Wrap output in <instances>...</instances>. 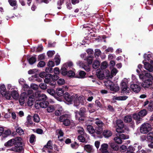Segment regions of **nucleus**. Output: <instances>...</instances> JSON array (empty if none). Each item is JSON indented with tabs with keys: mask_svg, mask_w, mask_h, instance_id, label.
<instances>
[{
	"mask_svg": "<svg viewBox=\"0 0 153 153\" xmlns=\"http://www.w3.org/2000/svg\"><path fill=\"white\" fill-rule=\"evenodd\" d=\"M140 78L143 80L146 79L142 83V86L144 88H148L151 87L152 84V80L153 79L152 76L149 73H145V75L143 74H139Z\"/></svg>",
	"mask_w": 153,
	"mask_h": 153,
	"instance_id": "f257e3e1",
	"label": "nucleus"
},
{
	"mask_svg": "<svg viewBox=\"0 0 153 153\" xmlns=\"http://www.w3.org/2000/svg\"><path fill=\"white\" fill-rule=\"evenodd\" d=\"M64 99L66 103L68 104L72 103L75 99L78 97V95L76 94H69L68 92L65 93L64 95Z\"/></svg>",
	"mask_w": 153,
	"mask_h": 153,
	"instance_id": "f03ea898",
	"label": "nucleus"
},
{
	"mask_svg": "<svg viewBox=\"0 0 153 153\" xmlns=\"http://www.w3.org/2000/svg\"><path fill=\"white\" fill-rule=\"evenodd\" d=\"M146 114V110L143 109L140 111L138 114H133V118L136 120L137 124L141 123L142 120V117L145 116Z\"/></svg>",
	"mask_w": 153,
	"mask_h": 153,
	"instance_id": "7ed1b4c3",
	"label": "nucleus"
},
{
	"mask_svg": "<svg viewBox=\"0 0 153 153\" xmlns=\"http://www.w3.org/2000/svg\"><path fill=\"white\" fill-rule=\"evenodd\" d=\"M152 129V126L147 122L143 123L141 126L140 132L143 134H147Z\"/></svg>",
	"mask_w": 153,
	"mask_h": 153,
	"instance_id": "20e7f679",
	"label": "nucleus"
},
{
	"mask_svg": "<svg viewBox=\"0 0 153 153\" xmlns=\"http://www.w3.org/2000/svg\"><path fill=\"white\" fill-rule=\"evenodd\" d=\"M129 81V79H124L122 81L121 83V88L122 92L129 93L130 90L129 88H128L127 84Z\"/></svg>",
	"mask_w": 153,
	"mask_h": 153,
	"instance_id": "39448f33",
	"label": "nucleus"
},
{
	"mask_svg": "<svg viewBox=\"0 0 153 153\" xmlns=\"http://www.w3.org/2000/svg\"><path fill=\"white\" fill-rule=\"evenodd\" d=\"M86 112V109L84 108H80V111L78 113V111L75 112V117L76 119L79 121H82L84 120L83 116Z\"/></svg>",
	"mask_w": 153,
	"mask_h": 153,
	"instance_id": "423d86ee",
	"label": "nucleus"
},
{
	"mask_svg": "<svg viewBox=\"0 0 153 153\" xmlns=\"http://www.w3.org/2000/svg\"><path fill=\"white\" fill-rule=\"evenodd\" d=\"M48 102L46 101H36L35 102V106L36 109H39L40 108H46L48 106Z\"/></svg>",
	"mask_w": 153,
	"mask_h": 153,
	"instance_id": "0eeeda50",
	"label": "nucleus"
},
{
	"mask_svg": "<svg viewBox=\"0 0 153 153\" xmlns=\"http://www.w3.org/2000/svg\"><path fill=\"white\" fill-rule=\"evenodd\" d=\"M116 124L117 127L116 131L120 133L124 132V126L123 121L121 120H117Z\"/></svg>",
	"mask_w": 153,
	"mask_h": 153,
	"instance_id": "6e6552de",
	"label": "nucleus"
},
{
	"mask_svg": "<svg viewBox=\"0 0 153 153\" xmlns=\"http://www.w3.org/2000/svg\"><path fill=\"white\" fill-rule=\"evenodd\" d=\"M0 91L1 94L3 96H5L7 100H10L11 98L10 94H8L6 91L5 86L4 84H1L0 86Z\"/></svg>",
	"mask_w": 153,
	"mask_h": 153,
	"instance_id": "1a4fd4ad",
	"label": "nucleus"
},
{
	"mask_svg": "<svg viewBox=\"0 0 153 153\" xmlns=\"http://www.w3.org/2000/svg\"><path fill=\"white\" fill-rule=\"evenodd\" d=\"M80 103H81L82 105H84L86 103L85 100L83 96L79 97L78 95V97L74 100V105L75 106H77Z\"/></svg>",
	"mask_w": 153,
	"mask_h": 153,
	"instance_id": "9d476101",
	"label": "nucleus"
},
{
	"mask_svg": "<svg viewBox=\"0 0 153 153\" xmlns=\"http://www.w3.org/2000/svg\"><path fill=\"white\" fill-rule=\"evenodd\" d=\"M21 138L19 137H17L14 139H11L4 144V146H12L13 144H16V142H20Z\"/></svg>",
	"mask_w": 153,
	"mask_h": 153,
	"instance_id": "9b49d317",
	"label": "nucleus"
},
{
	"mask_svg": "<svg viewBox=\"0 0 153 153\" xmlns=\"http://www.w3.org/2000/svg\"><path fill=\"white\" fill-rule=\"evenodd\" d=\"M22 143L19 141L16 142V144H15V147L12 148L10 149V150L15 152H22L24 151V149L22 146Z\"/></svg>",
	"mask_w": 153,
	"mask_h": 153,
	"instance_id": "f8f14e48",
	"label": "nucleus"
},
{
	"mask_svg": "<svg viewBox=\"0 0 153 153\" xmlns=\"http://www.w3.org/2000/svg\"><path fill=\"white\" fill-rule=\"evenodd\" d=\"M118 72V70L116 68H114L111 70V73L108 70H106L105 74H106L107 77L109 78H111L116 75Z\"/></svg>",
	"mask_w": 153,
	"mask_h": 153,
	"instance_id": "ddd939ff",
	"label": "nucleus"
},
{
	"mask_svg": "<svg viewBox=\"0 0 153 153\" xmlns=\"http://www.w3.org/2000/svg\"><path fill=\"white\" fill-rule=\"evenodd\" d=\"M113 84L112 82L108 80H107L105 81V85L107 87H109L110 89L113 91H116L118 90L119 89V87L116 88V89L113 87Z\"/></svg>",
	"mask_w": 153,
	"mask_h": 153,
	"instance_id": "4468645a",
	"label": "nucleus"
},
{
	"mask_svg": "<svg viewBox=\"0 0 153 153\" xmlns=\"http://www.w3.org/2000/svg\"><path fill=\"white\" fill-rule=\"evenodd\" d=\"M36 94L38 95V98L36 101H45L47 100V97L44 94H39V92H36Z\"/></svg>",
	"mask_w": 153,
	"mask_h": 153,
	"instance_id": "2eb2a0df",
	"label": "nucleus"
},
{
	"mask_svg": "<svg viewBox=\"0 0 153 153\" xmlns=\"http://www.w3.org/2000/svg\"><path fill=\"white\" fill-rule=\"evenodd\" d=\"M108 146L107 144L105 143L101 145L100 149L102 153H109L107 150Z\"/></svg>",
	"mask_w": 153,
	"mask_h": 153,
	"instance_id": "dca6fc26",
	"label": "nucleus"
},
{
	"mask_svg": "<svg viewBox=\"0 0 153 153\" xmlns=\"http://www.w3.org/2000/svg\"><path fill=\"white\" fill-rule=\"evenodd\" d=\"M130 88L133 91L136 93L139 92L140 90V87L135 84H131L130 85Z\"/></svg>",
	"mask_w": 153,
	"mask_h": 153,
	"instance_id": "f3484780",
	"label": "nucleus"
},
{
	"mask_svg": "<svg viewBox=\"0 0 153 153\" xmlns=\"http://www.w3.org/2000/svg\"><path fill=\"white\" fill-rule=\"evenodd\" d=\"M11 95L12 97L14 99H17L19 97V94L17 91L14 90V89L12 88L11 89Z\"/></svg>",
	"mask_w": 153,
	"mask_h": 153,
	"instance_id": "a211bd4d",
	"label": "nucleus"
},
{
	"mask_svg": "<svg viewBox=\"0 0 153 153\" xmlns=\"http://www.w3.org/2000/svg\"><path fill=\"white\" fill-rule=\"evenodd\" d=\"M96 74L97 77L100 79H102L104 76L103 71L100 69L97 70Z\"/></svg>",
	"mask_w": 153,
	"mask_h": 153,
	"instance_id": "6ab92c4d",
	"label": "nucleus"
},
{
	"mask_svg": "<svg viewBox=\"0 0 153 153\" xmlns=\"http://www.w3.org/2000/svg\"><path fill=\"white\" fill-rule=\"evenodd\" d=\"M63 88H57L56 91V94L59 97H61L64 95V91L63 89Z\"/></svg>",
	"mask_w": 153,
	"mask_h": 153,
	"instance_id": "aec40b11",
	"label": "nucleus"
},
{
	"mask_svg": "<svg viewBox=\"0 0 153 153\" xmlns=\"http://www.w3.org/2000/svg\"><path fill=\"white\" fill-rule=\"evenodd\" d=\"M84 149L85 150L89 153L93 152L94 151L92 146L90 145H85L84 146Z\"/></svg>",
	"mask_w": 153,
	"mask_h": 153,
	"instance_id": "412c9836",
	"label": "nucleus"
},
{
	"mask_svg": "<svg viewBox=\"0 0 153 153\" xmlns=\"http://www.w3.org/2000/svg\"><path fill=\"white\" fill-rule=\"evenodd\" d=\"M151 66L149 65L148 62H145L144 63V66L145 69L149 72H152L153 70V67L151 65Z\"/></svg>",
	"mask_w": 153,
	"mask_h": 153,
	"instance_id": "4be33fe9",
	"label": "nucleus"
},
{
	"mask_svg": "<svg viewBox=\"0 0 153 153\" xmlns=\"http://www.w3.org/2000/svg\"><path fill=\"white\" fill-rule=\"evenodd\" d=\"M34 102V96L33 95L29 96L27 101V104L29 106H32Z\"/></svg>",
	"mask_w": 153,
	"mask_h": 153,
	"instance_id": "5701e85b",
	"label": "nucleus"
},
{
	"mask_svg": "<svg viewBox=\"0 0 153 153\" xmlns=\"http://www.w3.org/2000/svg\"><path fill=\"white\" fill-rule=\"evenodd\" d=\"M144 56L145 59V60H150V62L151 63V61H153L152 60V59H153V54L151 53L148 54H145Z\"/></svg>",
	"mask_w": 153,
	"mask_h": 153,
	"instance_id": "b1692460",
	"label": "nucleus"
},
{
	"mask_svg": "<svg viewBox=\"0 0 153 153\" xmlns=\"http://www.w3.org/2000/svg\"><path fill=\"white\" fill-rule=\"evenodd\" d=\"M103 135L105 137L108 138L112 135V133L111 131L106 130L103 132Z\"/></svg>",
	"mask_w": 153,
	"mask_h": 153,
	"instance_id": "393cba45",
	"label": "nucleus"
},
{
	"mask_svg": "<svg viewBox=\"0 0 153 153\" xmlns=\"http://www.w3.org/2000/svg\"><path fill=\"white\" fill-rule=\"evenodd\" d=\"M25 97V94L24 93H22L19 100V102L21 105H23L24 103Z\"/></svg>",
	"mask_w": 153,
	"mask_h": 153,
	"instance_id": "a878e982",
	"label": "nucleus"
},
{
	"mask_svg": "<svg viewBox=\"0 0 153 153\" xmlns=\"http://www.w3.org/2000/svg\"><path fill=\"white\" fill-rule=\"evenodd\" d=\"M56 133L58 135V137L59 140L60 141L62 140V139H60V138L62 137L63 135V133L61 130L60 129H58L56 130Z\"/></svg>",
	"mask_w": 153,
	"mask_h": 153,
	"instance_id": "bb28decb",
	"label": "nucleus"
},
{
	"mask_svg": "<svg viewBox=\"0 0 153 153\" xmlns=\"http://www.w3.org/2000/svg\"><path fill=\"white\" fill-rule=\"evenodd\" d=\"M51 76V74H46L45 79L44 80L45 83H49L51 81H52Z\"/></svg>",
	"mask_w": 153,
	"mask_h": 153,
	"instance_id": "cd10ccee",
	"label": "nucleus"
},
{
	"mask_svg": "<svg viewBox=\"0 0 153 153\" xmlns=\"http://www.w3.org/2000/svg\"><path fill=\"white\" fill-rule=\"evenodd\" d=\"M111 148L114 150L117 151L118 150L119 146L118 145L114 143H109Z\"/></svg>",
	"mask_w": 153,
	"mask_h": 153,
	"instance_id": "c85d7f7f",
	"label": "nucleus"
},
{
	"mask_svg": "<svg viewBox=\"0 0 153 153\" xmlns=\"http://www.w3.org/2000/svg\"><path fill=\"white\" fill-rule=\"evenodd\" d=\"M127 98V97L126 96L117 97L114 96L113 97V99L118 100H126Z\"/></svg>",
	"mask_w": 153,
	"mask_h": 153,
	"instance_id": "c756f323",
	"label": "nucleus"
},
{
	"mask_svg": "<svg viewBox=\"0 0 153 153\" xmlns=\"http://www.w3.org/2000/svg\"><path fill=\"white\" fill-rule=\"evenodd\" d=\"M53 148L52 142L51 140H49L47 143L46 145H45L44 149H51Z\"/></svg>",
	"mask_w": 153,
	"mask_h": 153,
	"instance_id": "7c9ffc66",
	"label": "nucleus"
},
{
	"mask_svg": "<svg viewBox=\"0 0 153 153\" xmlns=\"http://www.w3.org/2000/svg\"><path fill=\"white\" fill-rule=\"evenodd\" d=\"M94 105L92 104H89L88 106V109L90 113H93L95 111L94 109Z\"/></svg>",
	"mask_w": 153,
	"mask_h": 153,
	"instance_id": "2f4dec72",
	"label": "nucleus"
},
{
	"mask_svg": "<svg viewBox=\"0 0 153 153\" xmlns=\"http://www.w3.org/2000/svg\"><path fill=\"white\" fill-rule=\"evenodd\" d=\"M94 122L99 127L102 126L104 125L102 121L99 120L98 118L94 120Z\"/></svg>",
	"mask_w": 153,
	"mask_h": 153,
	"instance_id": "473e14b6",
	"label": "nucleus"
},
{
	"mask_svg": "<svg viewBox=\"0 0 153 153\" xmlns=\"http://www.w3.org/2000/svg\"><path fill=\"white\" fill-rule=\"evenodd\" d=\"M87 130L88 132L91 134H93L95 132V130L92 126L90 125H89L87 126Z\"/></svg>",
	"mask_w": 153,
	"mask_h": 153,
	"instance_id": "72a5a7b5",
	"label": "nucleus"
},
{
	"mask_svg": "<svg viewBox=\"0 0 153 153\" xmlns=\"http://www.w3.org/2000/svg\"><path fill=\"white\" fill-rule=\"evenodd\" d=\"M114 140L116 143L119 144H120L122 143V140L119 135L118 136L117 135V136L114 138Z\"/></svg>",
	"mask_w": 153,
	"mask_h": 153,
	"instance_id": "f704fd0d",
	"label": "nucleus"
},
{
	"mask_svg": "<svg viewBox=\"0 0 153 153\" xmlns=\"http://www.w3.org/2000/svg\"><path fill=\"white\" fill-rule=\"evenodd\" d=\"M47 107V111L48 113L52 112L55 110V107L53 105H50Z\"/></svg>",
	"mask_w": 153,
	"mask_h": 153,
	"instance_id": "c9c22d12",
	"label": "nucleus"
},
{
	"mask_svg": "<svg viewBox=\"0 0 153 153\" xmlns=\"http://www.w3.org/2000/svg\"><path fill=\"white\" fill-rule=\"evenodd\" d=\"M11 133V131L9 129L6 130L3 132L2 135V136L4 137H7Z\"/></svg>",
	"mask_w": 153,
	"mask_h": 153,
	"instance_id": "e433bc0d",
	"label": "nucleus"
},
{
	"mask_svg": "<svg viewBox=\"0 0 153 153\" xmlns=\"http://www.w3.org/2000/svg\"><path fill=\"white\" fill-rule=\"evenodd\" d=\"M108 66V63L106 61L102 62L100 65V68L101 70L106 68Z\"/></svg>",
	"mask_w": 153,
	"mask_h": 153,
	"instance_id": "4c0bfd02",
	"label": "nucleus"
},
{
	"mask_svg": "<svg viewBox=\"0 0 153 153\" xmlns=\"http://www.w3.org/2000/svg\"><path fill=\"white\" fill-rule=\"evenodd\" d=\"M132 120V117L131 116L127 115L125 117L124 121L126 123H129Z\"/></svg>",
	"mask_w": 153,
	"mask_h": 153,
	"instance_id": "58836bf2",
	"label": "nucleus"
},
{
	"mask_svg": "<svg viewBox=\"0 0 153 153\" xmlns=\"http://www.w3.org/2000/svg\"><path fill=\"white\" fill-rule=\"evenodd\" d=\"M100 65V62L99 61H95L93 64L92 66L94 68L96 69Z\"/></svg>",
	"mask_w": 153,
	"mask_h": 153,
	"instance_id": "ea45409f",
	"label": "nucleus"
},
{
	"mask_svg": "<svg viewBox=\"0 0 153 153\" xmlns=\"http://www.w3.org/2000/svg\"><path fill=\"white\" fill-rule=\"evenodd\" d=\"M87 52L88 55V56L89 57H93L94 51L93 50L91 49H88L87 50Z\"/></svg>",
	"mask_w": 153,
	"mask_h": 153,
	"instance_id": "a19ab883",
	"label": "nucleus"
},
{
	"mask_svg": "<svg viewBox=\"0 0 153 153\" xmlns=\"http://www.w3.org/2000/svg\"><path fill=\"white\" fill-rule=\"evenodd\" d=\"M88 96H89V97L87 99V100L88 101L91 102L92 100L93 99V94L92 92L90 91H88Z\"/></svg>",
	"mask_w": 153,
	"mask_h": 153,
	"instance_id": "79ce46f5",
	"label": "nucleus"
},
{
	"mask_svg": "<svg viewBox=\"0 0 153 153\" xmlns=\"http://www.w3.org/2000/svg\"><path fill=\"white\" fill-rule=\"evenodd\" d=\"M68 116V115L66 114L62 115L59 117V120L60 122H63V121L67 119Z\"/></svg>",
	"mask_w": 153,
	"mask_h": 153,
	"instance_id": "37998d69",
	"label": "nucleus"
},
{
	"mask_svg": "<svg viewBox=\"0 0 153 153\" xmlns=\"http://www.w3.org/2000/svg\"><path fill=\"white\" fill-rule=\"evenodd\" d=\"M142 68V65H139L138 66V68L139 69H137L136 71L137 73L138 74H139L140 73V71H141L142 72V74H143H143L145 75V73H146L145 71H144L143 72L141 70V68Z\"/></svg>",
	"mask_w": 153,
	"mask_h": 153,
	"instance_id": "c03bdc74",
	"label": "nucleus"
},
{
	"mask_svg": "<svg viewBox=\"0 0 153 153\" xmlns=\"http://www.w3.org/2000/svg\"><path fill=\"white\" fill-rule=\"evenodd\" d=\"M86 75L85 72L83 71H81L79 72V76L78 78H83L85 77Z\"/></svg>",
	"mask_w": 153,
	"mask_h": 153,
	"instance_id": "a18cd8bd",
	"label": "nucleus"
},
{
	"mask_svg": "<svg viewBox=\"0 0 153 153\" xmlns=\"http://www.w3.org/2000/svg\"><path fill=\"white\" fill-rule=\"evenodd\" d=\"M28 62L30 65L34 63L36 61V59L35 57L32 56L28 59Z\"/></svg>",
	"mask_w": 153,
	"mask_h": 153,
	"instance_id": "49530a36",
	"label": "nucleus"
},
{
	"mask_svg": "<svg viewBox=\"0 0 153 153\" xmlns=\"http://www.w3.org/2000/svg\"><path fill=\"white\" fill-rule=\"evenodd\" d=\"M147 138L150 141H153V132L149 133L147 134Z\"/></svg>",
	"mask_w": 153,
	"mask_h": 153,
	"instance_id": "de8ad7c7",
	"label": "nucleus"
},
{
	"mask_svg": "<svg viewBox=\"0 0 153 153\" xmlns=\"http://www.w3.org/2000/svg\"><path fill=\"white\" fill-rule=\"evenodd\" d=\"M16 131L20 135H22L24 134V131L20 127H18L16 129Z\"/></svg>",
	"mask_w": 153,
	"mask_h": 153,
	"instance_id": "09e8293b",
	"label": "nucleus"
},
{
	"mask_svg": "<svg viewBox=\"0 0 153 153\" xmlns=\"http://www.w3.org/2000/svg\"><path fill=\"white\" fill-rule=\"evenodd\" d=\"M47 92L52 96H54L55 94V92L54 90L52 89H48L47 90Z\"/></svg>",
	"mask_w": 153,
	"mask_h": 153,
	"instance_id": "8fccbe9b",
	"label": "nucleus"
},
{
	"mask_svg": "<svg viewBox=\"0 0 153 153\" xmlns=\"http://www.w3.org/2000/svg\"><path fill=\"white\" fill-rule=\"evenodd\" d=\"M67 70L66 68L64 67L61 68V74L63 75H66L67 73Z\"/></svg>",
	"mask_w": 153,
	"mask_h": 153,
	"instance_id": "3c124183",
	"label": "nucleus"
},
{
	"mask_svg": "<svg viewBox=\"0 0 153 153\" xmlns=\"http://www.w3.org/2000/svg\"><path fill=\"white\" fill-rule=\"evenodd\" d=\"M77 131L78 133L82 135L84 134V129L82 127H78Z\"/></svg>",
	"mask_w": 153,
	"mask_h": 153,
	"instance_id": "603ef678",
	"label": "nucleus"
},
{
	"mask_svg": "<svg viewBox=\"0 0 153 153\" xmlns=\"http://www.w3.org/2000/svg\"><path fill=\"white\" fill-rule=\"evenodd\" d=\"M55 59L56 65H59L60 62L59 56L57 55H56L55 58Z\"/></svg>",
	"mask_w": 153,
	"mask_h": 153,
	"instance_id": "864d4df0",
	"label": "nucleus"
},
{
	"mask_svg": "<svg viewBox=\"0 0 153 153\" xmlns=\"http://www.w3.org/2000/svg\"><path fill=\"white\" fill-rule=\"evenodd\" d=\"M33 120L36 123H38L40 119L37 114H35L34 115Z\"/></svg>",
	"mask_w": 153,
	"mask_h": 153,
	"instance_id": "5fc2aeb1",
	"label": "nucleus"
},
{
	"mask_svg": "<svg viewBox=\"0 0 153 153\" xmlns=\"http://www.w3.org/2000/svg\"><path fill=\"white\" fill-rule=\"evenodd\" d=\"M95 51L94 55L95 57H98L101 53V52L99 49H96Z\"/></svg>",
	"mask_w": 153,
	"mask_h": 153,
	"instance_id": "6e6d98bb",
	"label": "nucleus"
},
{
	"mask_svg": "<svg viewBox=\"0 0 153 153\" xmlns=\"http://www.w3.org/2000/svg\"><path fill=\"white\" fill-rule=\"evenodd\" d=\"M75 75V73L72 71H69L68 72L66 75L69 77H73Z\"/></svg>",
	"mask_w": 153,
	"mask_h": 153,
	"instance_id": "4d7b16f0",
	"label": "nucleus"
},
{
	"mask_svg": "<svg viewBox=\"0 0 153 153\" xmlns=\"http://www.w3.org/2000/svg\"><path fill=\"white\" fill-rule=\"evenodd\" d=\"M101 127H99L98 128H96V132L97 134H99L102 133V129Z\"/></svg>",
	"mask_w": 153,
	"mask_h": 153,
	"instance_id": "13d9d810",
	"label": "nucleus"
},
{
	"mask_svg": "<svg viewBox=\"0 0 153 153\" xmlns=\"http://www.w3.org/2000/svg\"><path fill=\"white\" fill-rule=\"evenodd\" d=\"M62 112V109L61 107H60L59 109L56 111L55 114L56 116H59L61 114Z\"/></svg>",
	"mask_w": 153,
	"mask_h": 153,
	"instance_id": "bf43d9fd",
	"label": "nucleus"
},
{
	"mask_svg": "<svg viewBox=\"0 0 153 153\" xmlns=\"http://www.w3.org/2000/svg\"><path fill=\"white\" fill-rule=\"evenodd\" d=\"M31 88L34 90H36L38 88L39 86L38 85L34 83H32L30 85Z\"/></svg>",
	"mask_w": 153,
	"mask_h": 153,
	"instance_id": "052dcab7",
	"label": "nucleus"
},
{
	"mask_svg": "<svg viewBox=\"0 0 153 153\" xmlns=\"http://www.w3.org/2000/svg\"><path fill=\"white\" fill-rule=\"evenodd\" d=\"M71 146L72 148L74 149H76L79 147V145L76 142L72 143L71 144Z\"/></svg>",
	"mask_w": 153,
	"mask_h": 153,
	"instance_id": "680f3d73",
	"label": "nucleus"
},
{
	"mask_svg": "<svg viewBox=\"0 0 153 153\" xmlns=\"http://www.w3.org/2000/svg\"><path fill=\"white\" fill-rule=\"evenodd\" d=\"M39 87L40 88L43 90L47 88V85L44 83H41L39 85Z\"/></svg>",
	"mask_w": 153,
	"mask_h": 153,
	"instance_id": "e2e57ef3",
	"label": "nucleus"
},
{
	"mask_svg": "<svg viewBox=\"0 0 153 153\" xmlns=\"http://www.w3.org/2000/svg\"><path fill=\"white\" fill-rule=\"evenodd\" d=\"M10 4L12 6H15L16 4V1L15 0H8Z\"/></svg>",
	"mask_w": 153,
	"mask_h": 153,
	"instance_id": "0e129e2a",
	"label": "nucleus"
},
{
	"mask_svg": "<svg viewBox=\"0 0 153 153\" xmlns=\"http://www.w3.org/2000/svg\"><path fill=\"white\" fill-rule=\"evenodd\" d=\"M35 139V136L33 134L31 135L30 139V143H32L34 142Z\"/></svg>",
	"mask_w": 153,
	"mask_h": 153,
	"instance_id": "69168bd1",
	"label": "nucleus"
},
{
	"mask_svg": "<svg viewBox=\"0 0 153 153\" xmlns=\"http://www.w3.org/2000/svg\"><path fill=\"white\" fill-rule=\"evenodd\" d=\"M65 83V81L63 79H59L57 81V83L59 85H62Z\"/></svg>",
	"mask_w": 153,
	"mask_h": 153,
	"instance_id": "338daca9",
	"label": "nucleus"
},
{
	"mask_svg": "<svg viewBox=\"0 0 153 153\" xmlns=\"http://www.w3.org/2000/svg\"><path fill=\"white\" fill-rule=\"evenodd\" d=\"M45 65V63L43 61H40L37 65V66L38 67H43Z\"/></svg>",
	"mask_w": 153,
	"mask_h": 153,
	"instance_id": "774afa93",
	"label": "nucleus"
}]
</instances>
